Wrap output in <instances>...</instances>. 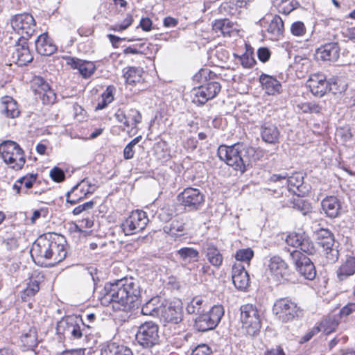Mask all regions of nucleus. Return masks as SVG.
Here are the masks:
<instances>
[{"label":"nucleus","mask_w":355,"mask_h":355,"mask_svg":"<svg viewBox=\"0 0 355 355\" xmlns=\"http://www.w3.org/2000/svg\"><path fill=\"white\" fill-rule=\"evenodd\" d=\"M191 355H211V349L205 344L200 345L193 350Z\"/></svg>","instance_id":"59"},{"label":"nucleus","mask_w":355,"mask_h":355,"mask_svg":"<svg viewBox=\"0 0 355 355\" xmlns=\"http://www.w3.org/2000/svg\"><path fill=\"white\" fill-rule=\"evenodd\" d=\"M306 27L304 24L301 21L293 22L291 26V33L297 37H301L306 33Z\"/></svg>","instance_id":"51"},{"label":"nucleus","mask_w":355,"mask_h":355,"mask_svg":"<svg viewBox=\"0 0 355 355\" xmlns=\"http://www.w3.org/2000/svg\"><path fill=\"white\" fill-rule=\"evenodd\" d=\"M0 154L3 161L16 171L21 169L26 162L23 150L12 141H6L0 145Z\"/></svg>","instance_id":"5"},{"label":"nucleus","mask_w":355,"mask_h":355,"mask_svg":"<svg viewBox=\"0 0 355 355\" xmlns=\"http://www.w3.org/2000/svg\"><path fill=\"white\" fill-rule=\"evenodd\" d=\"M115 88L113 86H108L105 91L102 94L101 98L107 103H112L114 100V91Z\"/></svg>","instance_id":"63"},{"label":"nucleus","mask_w":355,"mask_h":355,"mask_svg":"<svg viewBox=\"0 0 355 355\" xmlns=\"http://www.w3.org/2000/svg\"><path fill=\"white\" fill-rule=\"evenodd\" d=\"M31 87L35 94L39 96L43 104H53L55 102V93L42 77H35L32 81Z\"/></svg>","instance_id":"17"},{"label":"nucleus","mask_w":355,"mask_h":355,"mask_svg":"<svg viewBox=\"0 0 355 355\" xmlns=\"http://www.w3.org/2000/svg\"><path fill=\"white\" fill-rule=\"evenodd\" d=\"M254 257V251L251 248L241 249L236 251L235 258L237 261L245 262L249 264Z\"/></svg>","instance_id":"50"},{"label":"nucleus","mask_w":355,"mask_h":355,"mask_svg":"<svg viewBox=\"0 0 355 355\" xmlns=\"http://www.w3.org/2000/svg\"><path fill=\"white\" fill-rule=\"evenodd\" d=\"M2 245H3L8 250H12L18 248V241L16 238L10 237L3 239Z\"/></svg>","instance_id":"62"},{"label":"nucleus","mask_w":355,"mask_h":355,"mask_svg":"<svg viewBox=\"0 0 355 355\" xmlns=\"http://www.w3.org/2000/svg\"><path fill=\"white\" fill-rule=\"evenodd\" d=\"M221 89V85L216 81H209L192 90V101L198 105H202L208 101L214 98Z\"/></svg>","instance_id":"13"},{"label":"nucleus","mask_w":355,"mask_h":355,"mask_svg":"<svg viewBox=\"0 0 355 355\" xmlns=\"http://www.w3.org/2000/svg\"><path fill=\"white\" fill-rule=\"evenodd\" d=\"M140 296L138 282L133 278H122L114 282L107 283L103 293V303H114L116 309L129 311Z\"/></svg>","instance_id":"1"},{"label":"nucleus","mask_w":355,"mask_h":355,"mask_svg":"<svg viewBox=\"0 0 355 355\" xmlns=\"http://www.w3.org/2000/svg\"><path fill=\"white\" fill-rule=\"evenodd\" d=\"M136 340L144 349H151L159 344V327L153 321L140 324L136 334Z\"/></svg>","instance_id":"6"},{"label":"nucleus","mask_w":355,"mask_h":355,"mask_svg":"<svg viewBox=\"0 0 355 355\" xmlns=\"http://www.w3.org/2000/svg\"><path fill=\"white\" fill-rule=\"evenodd\" d=\"M220 12H225L230 15H236L239 13V10L234 5L232 0L222 3L220 7Z\"/></svg>","instance_id":"53"},{"label":"nucleus","mask_w":355,"mask_h":355,"mask_svg":"<svg viewBox=\"0 0 355 355\" xmlns=\"http://www.w3.org/2000/svg\"><path fill=\"white\" fill-rule=\"evenodd\" d=\"M178 201L187 211L200 209L204 205L205 196L198 189L188 187L177 196Z\"/></svg>","instance_id":"10"},{"label":"nucleus","mask_w":355,"mask_h":355,"mask_svg":"<svg viewBox=\"0 0 355 355\" xmlns=\"http://www.w3.org/2000/svg\"><path fill=\"white\" fill-rule=\"evenodd\" d=\"M316 240L323 248L325 257L329 263H334L338 260L339 243L335 241L334 234L328 229L320 228L315 232Z\"/></svg>","instance_id":"7"},{"label":"nucleus","mask_w":355,"mask_h":355,"mask_svg":"<svg viewBox=\"0 0 355 355\" xmlns=\"http://www.w3.org/2000/svg\"><path fill=\"white\" fill-rule=\"evenodd\" d=\"M94 202L92 200L87 202L75 207L72 212L74 215H79L83 211L92 209L94 207Z\"/></svg>","instance_id":"58"},{"label":"nucleus","mask_w":355,"mask_h":355,"mask_svg":"<svg viewBox=\"0 0 355 355\" xmlns=\"http://www.w3.org/2000/svg\"><path fill=\"white\" fill-rule=\"evenodd\" d=\"M212 28L216 34L220 33L224 37H230L232 33L237 31L236 25L228 19L215 20Z\"/></svg>","instance_id":"33"},{"label":"nucleus","mask_w":355,"mask_h":355,"mask_svg":"<svg viewBox=\"0 0 355 355\" xmlns=\"http://www.w3.org/2000/svg\"><path fill=\"white\" fill-rule=\"evenodd\" d=\"M257 56L261 62H266L270 57V51L267 47H261L257 51Z\"/></svg>","instance_id":"61"},{"label":"nucleus","mask_w":355,"mask_h":355,"mask_svg":"<svg viewBox=\"0 0 355 355\" xmlns=\"http://www.w3.org/2000/svg\"><path fill=\"white\" fill-rule=\"evenodd\" d=\"M126 120L128 122V128L132 127V128H137V126L139 123L141 122L142 116L141 112L135 109L131 108L125 112Z\"/></svg>","instance_id":"44"},{"label":"nucleus","mask_w":355,"mask_h":355,"mask_svg":"<svg viewBox=\"0 0 355 355\" xmlns=\"http://www.w3.org/2000/svg\"><path fill=\"white\" fill-rule=\"evenodd\" d=\"M165 300L159 296H155L147 301L141 307L144 315L159 318Z\"/></svg>","instance_id":"28"},{"label":"nucleus","mask_w":355,"mask_h":355,"mask_svg":"<svg viewBox=\"0 0 355 355\" xmlns=\"http://www.w3.org/2000/svg\"><path fill=\"white\" fill-rule=\"evenodd\" d=\"M284 30V27L282 19L278 15L274 16L268 26L267 32L270 34L272 37L277 39L282 35Z\"/></svg>","instance_id":"41"},{"label":"nucleus","mask_w":355,"mask_h":355,"mask_svg":"<svg viewBox=\"0 0 355 355\" xmlns=\"http://www.w3.org/2000/svg\"><path fill=\"white\" fill-rule=\"evenodd\" d=\"M355 311V303H349L340 311V317H347Z\"/></svg>","instance_id":"64"},{"label":"nucleus","mask_w":355,"mask_h":355,"mask_svg":"<svg viewBox=\"0 0 355 355\" xmlns=\"http://www.w3.org/2000/svg\"><path fill=\"white\" fill-rule=\"evenodd\" d=\"M51 179L56 182H61L65 179V173L62 169L59 167H53L49 173Z\"/></svg>","instance_id":"55"},{"label":"nucleus","mask_w":355,"mask_h":355,"mask_svg":"<svg viewBox=\"0 0 355 355\" xmlns=\"http://www.w3.org/2000/svg\"><path fill=\"white\" fill-rule=\"evenodd\" d=\"M64 236L51 234V249L49 264L55 266L62 261L67 256V249Z\"/></svg>","instance_id":"19"},{"label":"nucleus","mask_w":355,"mask_h":355,"mask_svg":"<svg viewBox=\"0 0 355 355\" xmlns=\"http://www.w3.org/2000/svg\"><path fill=\"white\" fill-rule=\"evenodd\" d=\"M183 313L181 304L178 302H165L161 310L159 318L164 322L178 324L182 320Z\"/></svg>","instance_id":"18"},{"label":"nucleus","mask_w":355,"mask_h":355,"mask_svg":"<svg viewBox=\"0 0 355 355\" xmlns=\"http://www.w3.org/2000/svg\"><path fill=\"white\" fill-rule=\"evenodd\" d=\"M1 112L9 118H15L19 116V110L17 102L11 97L6 96L2 101Z\"/></svg>","instance_id":"36"},{"label":"nucleus","mask_w":355,"mask_h":355,"mask_svg":"<svg viewBox=\"0 0 355 355\" xmlns=\"http://www.w3.org/2000/svg\"><path fill=\"white\" fill-rule=\"evenodd\" d=\"M80 323L84 327L89 328V325H85L81 318H62L57 323L56 331L59 334H68L73 339H80L83 337L85 330V329H81Z\"/></svg>","instance_id":"12"},{"label":"nucleus","mask_w":355,"mask_h":355,"mask_svg":"<svg viewBox=\"0 0 355 355\" xmlns=\"http://www.w3.org/2000/svg\"><path fill=\"white\" fill-rule=\"evenodd\" d=\"M299 248L307 254H313L315 252L313 242L305 232H302Z\"/></svg>","instance_id":"45"},{"label":"nucleus","mask_w":355,"mask_h":355,"mask_svg":"<svg viewBox=\"0 0 355 355\" xmlns=\"http://www.w3.org/2000/svg\"><path fill=\"white\" fill-rule=\"evenodd\" d=\"M298 6V2L295 0H281L278 3V9L279 12L288 15L297 8Z\"/></svg>","instance_id":"47"},{"label":"nucleus","mask_w":355,"mask_h":355,"mask_svg":"<svg viewBox=\"0 0 355 355\" xmlns=\"http://www.w3.org/2000/svg\"><path fill=\"white\" fill-rule=\"evenodd\" d=\"M311 61L305 56L297 55L294 59V67L297 69L307 71L310 67Z\"/></svg>","instance_id":"52"},{"label":"nucleus","mask_w":355,"mask_h":355,"mask_svg":"<svg viewBox=\"0 0 355 355\" xmlns=\"http://www.w3.org/2000/svg\"><path fill=\"white\" fill-rule=\"evenodd\" d=\"M338 325L336 320L331 316L325 318L320 322V327L317 328V331L323 330L324 332L329 333L333 331Z\"/></svg>","instance_id":"48"},{"label":"nucleus","mask_w":355,"mask_h":355,"mask_svg":"<svg viewBox=\"0 0 355 355\" xmlns=\"http://www.w3.org/2000/svg\"><path fill=\"white\" fill-rule=\"evenodd\" d=\"M149 222L147 214L142 210H135L121 224L125 235H132L141 232Z\"/></svg>","instance_id":"11"},{"label":"nucleus","mask_w":355,"mask_h":355,"mask_svg":"<svg viewBox=\"0 0 355 355\" xmlns=\"http://www.w3.org/2000/svg\"><path fill=\"white\" fill-rule=\"evenodd\" d=\"M10 23L13 30L21 35L19 39L28 40L35 31V19L29 13L24 12L12 16Z\"/></svg>","instance_id":"9"},{"label":"nucleus","mask_w":355,"mask_h":355,"mask_svg":"<svg viewBox=\"0 0 355 355\" xmlns=\"http://www.w3.org/2000/svg\"><path fill=\"white\" fill-rule=\"evenodd\" d=\"M35 49L39 54L49 56L56 51L57 47L48 34L44 33L41 34L36 40Z\"/></svg>","instance_id":"26"},{"label":"nucleus","mask_w":355,"mask_h":355,"mask_svg":"<svg viewBox=\"0 0 355 355\" xmlns=\"http://www.w3.org/2000/svg\"><path fill=\"white\" fill-rule=\"evenodd\" d=\"M177 255L185 263L198 261L200 257L199 252L190 247L181 248L177 251Z\"/></svg>","instance_id":"40"},{"label":"nucleus","mask_w":355,"mask_h":355,"mask_svg":"<svg viewBox=\"0 0 355 355\" xmlns=\"http://www.w3.org/2000/svg\"><path fill=\"white\" fill-rule=\"evenodd\" d=\"M23 345L28 349H33L37 345V333L35 329H30L21 337Z\"/></svg>","instance_id":"43"},{"label":"nucleus","mask_w":355,"mask_h":355,"mask_svg":"<svg viewBox=\"0 0 355 355\" xmlns=\"http://www.w3.org/2000/svg\"><path fill=\"white\" fill-rule=\"evenodd\" d=\"M207 304L202 297H194L187 305L186 310L189 314L200 315L205 311Z\"/></svg>","instance_id":"39"},{"label":"nucleus","mask_w":355,"mask_h":355,"mask_svg":"<svg viewBox=\"0 0 355 355\" xmlns=\"http://www.w3.org/2000/svg\"><path fill=\"white\" fill-rule=\"evenodd\" d=\"M268 266L272 275L277 280H280L288 274L287 263L279 256L272 257Z\"/></svg>","instance_id":"25"},{"label":"nucleus","mask_w":355,"mask_h":355,"mask_svg":"<svg viewBox=\"0 0 355 355\" xmlns=\"http://www.w3.org/2000/svg\"><path fill=\"white\" fill-rule=\"evenodd\" d=\"M260 132L263 141L271 144L279 142L280 131L275 124L271 122H265L261 126Z\"/></svg>","instance_id":"29"},{"label":"nucleus","mask_w":355,"mask_h":355,"mask_svg":"<svg viewBox=\"0 0 355 355\" xmlns=\"http://www.w3.org/2000/svg\"><path fill=\"white\" fill-rule=\"evenodd\" d=\"M302 236V233L293 232L289 234L286 239V242L288 245L294 248H299L300 245L301 238Z\"/></svg>","instance_id":"54"},{"label":"nucleus","mask_w":355,"mask_h":355,"mask_svg":"<svg viewBox=\"0 0 355 355\" xmlns=\"http://www.w3.org/2000/svg\"><path fill=\"white\" fill-rule=\"evenodd\" d=\"M337 134L344 141H350L353 137L351 129L349 127H344L338 129L337 130Z\"/></svg>","instance_id":"60"},{"label":"nucleus","mask_w":355,"mask_h":355,"mask_svg":"<svg viewBox=\"0 0 355 355\" xmlns=\"http://www.w3.org/2000/svg\"><path fill=\"white\" fill-rule=\"evenodd\" d=\"M73 69H78L79 73L84 78L90 77L96 70V66L94 62L80 60L76 58H71L67 62Z\"/></svg>","instance_id":"31"},{"label":"nucleus","mask_w":355,"mask_h":355,"mask_svg":"<svg viewBox=\"0 0 355 355\" xmlns=\"http://www.w3.org/2000/svg\"><path fill=\"white\" fill-rule=\"evenodd\" d=\"M272 311L276 319L284 323L298 319L303 314L302 309L296 302L288 297L276 300L272 306Z\"/></svg>","instance_id":"3"},{"label":"nucleus","mask_w":355,"mask_h":355,"mask_svg":"<svg viewBox=\"0 0 355 355\" xmlns=\"http://www.w3.org/2000/svg\"><path fill=\"white\" fill-rule=\"evenodd\" d=\"M80 186H83V189L84 190V187L86 188V191H84V196H87L88 194H92L96 189V187L94 184H92V182L88 178H85L81 180L80 182Z\"/></svg>","instance_id":"57"},{"label":"nucleus","mask_w":355,"mask_h":355,"mask_svg":"<svg viewBox=\"0 0 355 355\" xmlns=\"http://www.w3.org/2000/svg\"><path fill=\"white\" fill-rule=\"evenodd\" d=\"M101 355H134V354L129 347L112 343L101 349Z\"/></svg>","instance_id":"35"},{"label":"nucleus","mask_w":355,"mask_h":355,"mask_svg":"<svg viewBox=\"0 0 355 355\" xmlns=\"http://www.w3.org/2000/svg\"><path fill=\"white\" fill-rule=\"evenodd\" d=\"M27 40L25 39H18L15 50L12 53V59L19 66H25L33 59V56L29 50Z\"/></svg>","instance_id":"21"},{"label":"nucleus","mask_w":355,"mask_h":355,"mask_svg":"<svg viewBox=\"0 0 355 355\" xmlns=\"http://www.w3.org/2000/svg\"><path fill=\"white\" fill-rule=\"evenodd\" d=\"M301 110L304 113H320L322 108L315 103H305L301 105Z\"/></svg>","instance_id":"56"},{"label":"nucleus","mask_w":355,"mask_h":355,"mask_svg":"<svg viewBox=\"0 0 355 355\" xmlns=\"http://www.w3.org/2000/svg\"><path fill=\"white\" fill-rule=\"evenodd\" d=\"M42 278L43 277L40 276V273H36L35 272L31 275L29 282L27 284V286L21 295V300L24 302H26L28 297L35 296L39 291L40 279Z\"/></svg>","instance_id":"34"},{"label":"nucleus","mask_w":355,"mask_h":355,"mask_svg":"<svg viewBox=\"0 0 355 355\" xmlns=\"http://www.w3.org/2000/svg\"><path fill=\"white\" fill-rule=\"evenodd\" d=\"M232 278L234 286L239 290H245L249 285V275L241 263H234L233 265Z\"/></svg>","instance_id":"23"},{"label":"nucleus","mask_w":355,"mask_h":355,"mask_svg":"<svg viewBox=\"0 0 355 355\" xmlns=\"http://www.w3.org/2000/svg\"><path fill=\"white\" fill-rule=\"evenodd\" d=\"M355 274V256L347 255L336 271L339 282H343Z\"/></svg>","instance_id":"30"},{"label":"nucleus","mask_w":355,"mask_h":355,"mask_svg":"<svg viewBox=\"0 0 355 355\" xmlns=\"http://www.w3.org/2000/svg\"><path fill=\"white\" fill-rule=\"evenodd\" d=\"M242 328L251 336L257 335L261 327L259 311L255 305L246 304L240 308Z\"/></svg>","instance_id":"4"},{"label":"nucleus","mask_w":355,"mask_h":355,"mask_svg":"<svg viewBox=\"0 0 355 355\" xmlns=\"http://www.w3.org/2000/svg\"><path fill=\"white\" fill-rule=\"evenodd\" d=\"M202 252L205 255L209 263L218 268L223 263V256L218 248L211 242L202 244Z\"/></svg>","instance_id":"24"},{"label":"nucleus","mask_w":355,"mask_h":355,"mask_svg":"<svg viewBox=\"0 0 355 355\" xmlns=\"http://www.w3.org/2000/svg\"><path fill=\"white\" fill-rule=\"evenodd\" d=\"M286 206L292 207L294 209L301 211L303 214L309 212L311 209L310 204L308 202L299 198L288 201Z\"/></svg>","instance_id":"46"},{"label":"nucleus","mask_w":355,"mask_h":355,"mask_svg":"<svg viewBox=\"0 0 355 355\" xmlns=\"http://www.w3.org/2000/svg\"><path fill=\"white\" fill-rule=\"evenodd\" d=\"M288 190L293 192L297 197L307 196L309 192V187L304 183V176L300 173H295L288 176L286 180Z\"/></svg>","instance_id":"22"},{"label":"nucleus","mask_w":355,"mask_h":355,"mask_svg":"<svg viewBox=\"0 0 355 355\" xmlns=\"http://www.w3.org/2000/svg\"><path fill=\"white\" fill-rule=\"evenodd\" d=\"M259 82L268 95L279 94L282 91L280 82L273 76L263 73L260 76Z\"/></svg>","instance_id":"32"},{"label":"nucleus","mask_w":355,"mask_h":355,"mask_svg":"<svg viewBox=\"0 0 355 355\" xmlns=\"http://www.w3.org/2000/svg\"><path fill=\"white\" fill-rule=\"evenodd\" d=\"M224 315L221 305H215L209 311H205L195 319V327L198 331H207L215 329Z\"/></svg>","instance_id":"8"},{"label":"nucleus","mask_w":355,"mask_h":355,"mask_svg":"<svg viewBox=\"0 0 355 355\" xmlns=\"http://www.w3.org/2000/svg\"><path fill=\"white\" fill-rule=\"evenodd\" d=\"M290 257L295 266L297 271L305 279L313 280L316 276V270L311 260L300 251L294 250L290 252Z\"/></svg>","instance_id":"14"},{"label":"nucleus","mask_w":355,"mask_h":355,"mask_svg":"<svg viewBox=\"0 0 355 355\" xmlns=\"http://www.w3.org/2000/svg\"><path fill=\"white\" fill-rule=\"evenodd\" d=\"M123 71L125 83L129 85H135L141 80L143 70L140 67H129L125 68Z\"/></svg>","instance_id":"37"},{"label":"nucleus","mask_w":355,"mask_h":355,"mask_svg":"<svg viewBox=\"0 0 355 355\" xmlns=\"http://www.w3.org/2000/svg\"><path fill=\"white\" fill-rule=\"evenodd\" d=\"M321 206L323 211L329 218H335L340 214V202L336 196H327L322 200Z\"/></svg>","instance_id":"27"},{"label":"nucleus","mask_w":355,"mask_h":355,"mask_svg":"<svg viewBox=\"0 0 355 355\" xmlns=\"http://www.w3.org/2000/svg\"><path fill=\"white\" fill-rule=\"evenodd\" d=\"M184 226L185 223L183 219H175L170 224L164 225L163 230L171 236H178L184 234Z\"/></svg>","instance_id":"38"},{"label":"nucleus","mask_w":355,"mask_h":355,"mask_svg":"<svg viewBox=\"0 0 355 355\" xmlns=\"http://www.w3.org/2000/svg\"><path fill=\"white\" fill-rule=\"evenodd\" d=\"M336 85V81H328L326 76L322 73H313L310 76L307 80V85L311 93L319 97L323 96L327 92L336 93L337 91L334 89Z\"/></svg>","instance_id":"15"},{"label":"nucleus","mask_w":355,"mask_h":355,"mask_svg":"<svg viewBox=\"0 0 355 355\" xmlns=\"http://www.w3.org/2000/svg\"><path fill=\"white\" fill-rule=\"evenodd\" d=\"M51 234L40 236L33 244L31 254L35 262L50 261Z\"/></svg>","instance_id":"16"},{"label":"nucleus","mask_w":355,"mask_h":355,"mask_svg":"<svg viewBox=\"0 0 355 355\" xmlns=\"http://www.w3.org/2000/svg\"><path fill=\"white\" fill-rule=\"evenodd\" d=\"M217 155L226 164L243 173L246 171L247 166L264 156V151L244 143H236L230 146L220 145L218 148Z\"/></svg>","instance_id":"2"},{"label":"nucleus","mask_w":355,"mask_h":355,"mask_svg":"<svg viewBox=\"0 0 355 355\" xmlns=\"http://www.w3.org/2000/svg\"><path fill=\"white\" fill-rule=\"evenodd\" d=\"M340 50L338 42L326 43L316 49V58L324 62H336L340 57Z\"/></svg>","instance_id":"20"},{"label":"nucleus","mask_w":355,"mask_h":355,"mask_svg":"<svg viewBox=\"0 0 355 355\" xmlns=\"http://www.w3.org/2000/svg\"><path fill=\"white\" fill-rule=\"evenodd\" d=\"M84 191H86V188L83 186H80V182L72 187L70 191H68L66 195L67 202L71 205H76L80 200L85 198L87 196H84Z\"/></svg>","instance_id":"42"},{"label":"nucleus","mask_w":355,"mask_h":355,"mask_svg":"<svg viewBox=\"0 0 355 355\" xmlns=\"http://www.w3.org/2000/svg\"><path fill=\"white\" fill-rule=\"evenodd\" d=\"M252 51L247 49L245 53L241 56H237L241 65L244 68H252L256 63V60L252 56Z\"/></svg>","instance_id":"49"}]
</instances>
